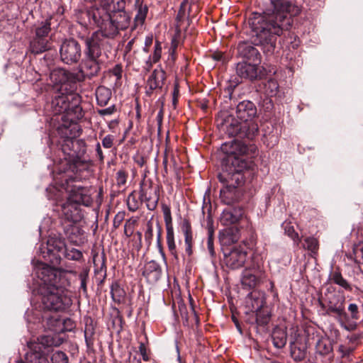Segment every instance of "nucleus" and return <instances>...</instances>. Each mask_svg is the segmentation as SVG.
<instances>
[{
  "label": "nucleus",
  "instance_id": "37998d69",
  "mask_svg": "<svg viewBox=\"0 0 363 363\" xmlns=\"http://www.w3.org/2000/svg\"><path fill=\"white\" fill-rule=\"evenodd\" d=\"M128 177V173L123 169H119L116 174V182L118 187L125 186Z\"/></svg>",
  "mask_w": 363,
  "mask_h": 363
},
{
  "label": "nucleus",
  "instance_id": "7ed1b4c3",
  "mask_svg": "<svg viewBox=\"0 0 363 363\" xmlns=\"http://www.w3.org/2000/svg\"><path fill=\"white\" fill-rule=\"evenodd\" d=\"M36 274L42 281L40 293L42 303L49 311H64L71 305V299L67 295V291L61 284V273L41 264L36 268Z\"/></svg>",
  "mask_w": 363,
  "mask_h": 363
},
{
  "label": "nucleus",
  "instance_id": "e433bc0d",
  "mask_svg": "<svg viewBox=\"0 0 363 363\" xmlns=\"http://www.w3.org/2000/svg\"><path fill=\"white\" fill-rule=\"evenodd\" d=\"M161 54H162L161 45L158 42H157L155 45V50H154L152 57V58L150 57V59L146 62V65H145V68L147 70H149L151 68L152 63H156L160 60V59L161 57Z\"/></svg>",
  "mask_w": 363,
  "mask_h": 363
},
{
  "label": "nucleus",
  "instance_id": "c03bdc74",
  "mask_svg": "<svg viewBox=\"0 0 363 363\" xmlns=\"http://www.w3.org/2000/svg\"><path fill=\"white\" fill-rule=\"evenodd\" d=\"M51 361L52 363H68V357L65 352L56 351L52 354Z\"/></svg>",
  "mask_w": 363,
  "mask_h": 363
},
{
  "label": "nucleus",
  "instance_id": "680f3d73",
  "mask_svg": "<svg viewBox=\"0 0 363 363\" xmlns=\"http://www.w3.org/2000/svg\"><path fill=\"white\" fill-rule=\"evenodd\" d=\"M134 41L135 40L134 39H132L130 40L126 45L125 48V51L126 53L129 52L132 48H133V45L134 44Z\"/></svg>",
  "mask_w": 363,
  "mask_h": 363
},
{
  "label": "nucleus",
  "instance_id": "09e8293b",
  "mask_svg": "<svg viewBox=\"0 0 363 363\" xmlns=\"http://www.w3.org/2000/svg\"><path fill=\"white\" fill-rule=\"evenodd\" d=\"M125 213L124 211H119L114 217L113 226L117 228L120 226L125 218Z\"/></svg>",
  "mask_w": 363,
  "mask_h": 363
},
{
  "label": "nucleus",
  "instance_id": "0eeeda50",
  "mask_svg": "<svg viewBox=\"0 0 363 363\" xmlns=\"http://www.w3.org/2000/svg\"><path fill=\"white\" fill-rule=\"evenodd\" d=\"M92 17L94 23L100 28L99 31L94 32V33H98L101 34V43L102 42L103 36L113 38L118 34L120 29L113 23L108 13L97 9L93 12Z\"/></svg>",
  "mask_w": 363,
  "mask_h": 363
},
{
  "label": "nucleus",
  "instance_id": "ddd939ff",
  "mask_svg": "<svg viewBox=\"0 0 363 363\" xmlns=\"http://www.w3.org/2000/svg\"><path fill=\"white\" fill-rule=\"evenodd\" d=\"M67 201L76 203L79 206L80 204L88 206L91 203V199L88 193V190L77 186H74L71 189Z\"/></svg>",
  "mask_w": 363,
  "mask_h": 363
},
{
  "label": "nucleus",
  "instance_id": "603ef678",
  "mask_svg": "<svg viewBox=\"0 0 363 363\" xmlns=\"http://www.w3.org/2000/svg\"><path fill=\"white\" fill-rule=\"evenodd\" d=\"M348 311L350 312L352 319L357 320L359 318V310L357 304L350 303L348 306Z\"/></svg>",
  "mask_w": 363,
  "mask_h": 363
},
{
  "label": "nucleus",
  "instance_id": "58836bf2",
  "mask_svg": "<svg viewBox=\"0 0 363 363\" xmlns=\"http://www.w3.org/2000/svg\"><path fill=\"white\" fill-rule=\"evenodd\" d=\"M241 129L245 132V136L252 140L258 132V125L253 122L246 123L242 125Z\"/></svg>",
  "mask_w": 363,
  "mask_h": 363
},
{
  "label": "nucleus",
  "instance_id": "a18cd8bd",
  "mask_svg": "<svg viewBox=\"0 0 363 363\" xmlns=\"http://www.w3.org/2000/svg\"><path fill=\"white\" fill-rule=\"evenodd\" d=\"M353 252L356 262L363 264V242L355 245Z\"/></svg>",
  "mask_w": 363,
  "mask_h": 363
},
{
  "label": "nucleus",
  "instance_id": "c756f323",
  "mask_svg": "<svg viewBox=\"0 0 363 363\" xmlns=\"http://www.w3.org/2000/svg\"><path fill=\"white\" fill-rule=\"evenodd\" d=\"M259 282V278L250 270H245L242 273V284L249 289L255 288Z\"/></svg>",
  "mask_w": 363,
  "mask_h": 363
},
{
  "label": "nucleus",
  "instance_id": "2f4dec72",
  "mask_svg": "<svg viewBox=\"0 0 363 363\" xmlns=\"http://www.w3.org/2000/svg\"><path fill=\"white\" fill-rule=\"evenodd\" d=\"M330 280L335 284L340 286L347 291H352L351 285L343 278L339 271H334L330 274Z\"/></svg>",
  "mask_w": 363,
  "mask_h": 363
},
{
  "label": "nucleus",
  "instance_id": "f704fd0d",
  "mask_svg": "<svg viewBox=\"0 0 363 363\" xmlns=\"http://www.w3.org/2000/svg\"><path fill=\"white\" fill-rule=\"evenodd\" d=\"M167 244L171 254L177 257L176 245L174 242V234L172 226L167 228Z\"/></svg>",
  "mask_w": 363,
  "mask_h": 363
},
{
  "label": "nucleus",
  "instance_id": "8fccbe9b",
  "mask_svg": "<svg viewBox=\"0 0 363 363\" xmlns=\"http://www.w3.org/2000/svg\"><path fill=\"white\" fill-rule=\"evenodd\" d=\"M135 223H136V220L129 219V220H126L125 226H124V228H125L124 232H125V234L128 237L131 235V234L133 233L132 225H133Z\"/></svg>",
  "mask_w": 363,
  "mask_h": 363
},
{
  "label": "nucleus",
  "instance_id": "20e7f679",
  "mask_svg": "<svg viewBox=\"0 0 363 363\" xmlns=\"http://www.w3.org/2000/svg\"><path fill=\"white\" fill-rule=\"evenodd\" d=\"M79 103L78 95L65 91H57L52 99L50 108L55 115L62 114L63 121L74 123L83 116Z\"/></svg>",
  "mask_w": 363,
  "mask_h": 363
},
{
  "label": "nucleus",
  "instance_id": "4be33fe9",
  "mask_svg": "<svg viewBox=\"0 0 363 363\" xmlns=\"http://www.w3.org/2000/svg\"><path fill=\"white\" fill-rule=\"evenodd\" d=\"M182 231L184 235V242L186 245V252L188 255H191L193 246V233L191 223L188 220H184L181 225Z\"/></svg>",
  "mask_w": 363,
  "mask_h": 363
},
{
  "label": "nucleus",
  "instance_id": "5701e85b",
  "mask_svg": "<svg viewBox=\"0 0 363 363\" xmlns=\"http://www.w3.org/2000/svg\"><path fill=\"white\" fill-rule=\"evenodd\" d=\"M242 216L241 209L225 210L221 214L220 222L224 225L236 223Z\"/></svg>",
  "mask_w": 363,
  "mask_h": 363
},
{
  "label": "nucleus",
  "instance_id": "79ce46f5",
  "mask_svg": "<svg viewBox=\"0 0 363 363\" xmlns=\"http://www.w3.org/2000/svg\"><path fill=\"white\" fill-rule=\"evenodd\" d=\"M265 93L269 96H274L278 92L279 85L274 79H269L264 86Z\"/></svg>",
  "mask_w": 363,
  "mask_h": 363
},
{
  "label": "nucleus",
  "instance_id": "3c124183",
  "mask_svg": "<svg viewBox=\"0 0 363 363\" xmlns=\"http://www.w3.org/2000/svg\"><path fill=\"white\" fill-rule=\"evenodd\" d=\"M153 237V229L151 223H147V228L145 233V240L150 245L151 244L152 240Z\"/></svg>",
  "mask_w": 363,
  "mask_h": 363
},
{
  "label": "nucleus",
  "instance_id": "2eb2a0df",
  "mask_svg": "<svg viewBox=\"0 0 363 363\" xmlns=\"http://www.w3.org/2000/svg\"><path fill=\"white\" fill-rule=\"evenodd\" d=\"M259 62L247 63L246 62H239L237 65L236 72L241 78L253 80L258 76V68L257 65Z\"/></svg>",
  "mask_w": 363,
  "mask_h": 363
},
{
  "label": "nucleus",
  "instance_id": "39448f33",
  "mask_svg": "<svg viewBox=\"0 0 363 363\" xmlns=\"http://www.w3.org/2000/svg\"><path fill=\"white\" fill-rule=\"evenodd\" d=\"M86 50L82 72L84 76L91 78L98 74L100 70L99 57L101 56V34L93 33L85 40Z\"/></svg>",
  "mask_w": 363,
  "mask_h": 363
},
{
  "label": "nucleus",
  "instance_id": "f8f14e48",
  "mask_svg": "<svg viewBox=\"0 0 363 363\" xmlns=\"http://www.w3.org/2000/svg\"><path fill=\"white\" fill-rule=\"evenodd\" d=\"M50 80L53 84L60 85L57 91H67L72 89V84L74 82V76L64 69H55L50 72Z\"/></svg>",
  "mask_w": 363,
  "mask_h": 363
},
{
  "label": "nucleus",
  "instance_id": "a19ab883",
  "mask_svg": "<svg viewBox=\"0 0 363 363\" xmlns=\"http://www.w3.org/2000/svg\"><path fill=\"white\" fill-rule=\"evenodd\" d=\"M62 256L70 260H79L82 257V253L80 250L75 248L66 247Z\"/></svg>",
  "mask_w": 363,
  "mask_h": 363
},
{
  "label": "nucleus",
  "instance_id": "c9c22d12",
  "mask_svg": "<svg viewBox=\"0 0 363 363\" xmlns=\"http://www.w3.org/2000/svg\"><path fill=\"white\" fill-rule=\"evenodd\" d=\"M111 294L113 300L120 303L124 297L125 291L118 283L115 282L111 285Z\"/></svg>",
  "mask_w": 363,
  "mask_h": 363
},
{
  "label": "nucleus",
  "instance_id": "5fc2aeb1",
  "mask_svg": "<svg viewBox=\"0 0 363 363\" xmlns=\"http://www.w3.org/2000/svg\"><path fill=\"white\" fill-rule=\"evenodd\" d=\"M113 144V137L108 135L102 140V145L105 148H111Z\"/></svg>",
  "mask_w": 363,
  "mask_h": 363
},
{
  "label": "nucleus",
  "instance_id": "cd10ccee",
  "mask_svg": "<svg viewBox=\"0 0 363 363\" xmlns=\"http://www.w3.org/2000/svg\"><path fill=\"white\" fill-rule=\"evenodd\" d=\"M48 250L59 253V256L63 255L67 247L65 241L61 238H50L48 241Z\"/></svg>",
  "mask_w": 363,
  "mask_h": 363
},
{
  "label": "nucleus",
  "instance_id": "6ab92c4d",
  "mask_svg": "<svg viewBox=\"0 0 363 363\" xmlns=\"http://www.w3.org/2000/svg\"><path fill=\"white\" fill-rule=\"evenodd\" d=\"M161 273L162 269L159 264L152 260L145 264L143 274L148 281L155 282L160 279Z\"/></svg>",
  "mask_w": 363,
  "mask_h": 363
},
{
  "label": "nucleus",
  "instance_id": "dca6fc26",
  "mask_svg": "<svg viewBox=\"0 0 363 363\" xmlns=\"http://www.w3.org/2000/svg\"><path fill=\"white\" fill-rule=\"evenodd\" d=\"M38 344H28L30 351L26 354V361H19L17 363H49L47 357L43 354L41 347L37 349Z\"/></svg>",
  "mask_w": 363,
  "mask_h": 363
},
{
  "label": "nucleus",
  "instance_id": "412c9836",
  "mask_svg": "<svg viewBox=\"0 0 363 363\" xmlns=\"http://www.w3.org/2000/svg\"><path fill=\"white\" fill-rule=\"evenodd\" d=\"M239 231L237 228H226L220 233L219 239L222 245H230L238 241Z\"/></svg>",
  "mask_w": 363,
  "mask_h": 363
},
{
  "label": "nucleus",
  "instance_id": "b1692460",
  "mask_svg": "<svg viewBox=\"0 0 363 363\" xmlns=\"http://www.w3.org/2000/svg\"><path fill=\"white\" fill-rule=\"evenodd\" d=\"M110 18L116 26L120 30H125L129 26L130 17L125 11H116L115 13H108Z\"/></svg>",
  "mask_w": 363,
  "mask_h": 363
},
{
  "label": "nucleus",
  "instance_id": "6e6d98bb",
  "mask_svg": "<svg viewBox=\"0 0 363 363\" xmlns=\"http://www.w3.org/2000/svg\"><path fill=\"white\" fill-rule=\"evenodd\" d=\"M147 11V9L146 7H145L143 9L140 8V9L138 10V13L135 16V19L137 21H140L141 23H143L146 17Z\"/></svg>",
  "mask_w": 363,
  "mask_h": 363
},
{
  "label": "nucleus",
  "instance_id": "13d9d810",
  "mask_svg": "<svg viewBox=\"0 0 363 363\" xmlns=\"http://www.w3.org/2000/svg\"><path fill=\"white\" fill-rule=\"evenodd\" d=\"M80 281H81V288L84 291H86V279L88 277V274L86 273H81L79 276Z\"/></svg>",
  "mask_w": 363,
  "mask_h": 363
},
{
  "label": "nucleus",
  "instance_id": "6e6552de",
  "mask_svg": "<svg viewBox=\"0 0 363 363\" xmlns=\"http://www.w3.org/2000/svg\"><path fill=\"white\" fill-rule=\"evenodd\" d=\"M345 297L340 295H333L328 300L326 305V313L336 315L341 326L347 330L353 329V327L347 325L345 323L348 319V315L345 309Z\"/></svg>",
  "mask_w": 363,
  "mask_h": 363
},
{
  "label": "nucleus",
  "instance_id": "4c0bfd02",
  "mask_svg": "<svg viewBox=\"0 0 363 363\" xmlns=\"http://www.w3.org/2000/svg\"><path fill=\"white\" fill-rule=\"evenodd\" d=\"M126 203L128 210L132 212L136 211L141 204V202L137 198V196L134 191L131 192L128 196Z\"/></svg>",
  "mask_w": 363,
  "mask_h": 363
},
{
  "label": "nucleus",
  "instance_id": "473e14b6",
  "mask_svg": "<svg viewBox=\"0 0 363 363\" xmlns=\"http://www.w3.org/2000/svg\"><path fill=\"white\" fill-rule=\"evenodd\" d=\"M188 7V0H184L181 4L180 9L177 16V29L180 30L182 28L184 21L189 15V11H186Z\"/></svg>",
  "mask_w": 363,
  "mask_h": 363
},
{
  "label": "nucleus",
  "instance_id": "864d4df0",
  "mask_svg": "<svg viewBox=\"0 0 363 363\" xmlns=\"http://www.w3.org/2000/svg\"><path fill=\"white\" fill-rule=\"evenodd\" d=\"M285 231L291 239L294 241L298 240V235L295 232L294 228L291 225H286L285 227Z\"/></svg>",
  "mask_w": 363,
  "mask_h": 363
},
{
  "label": "nucleus",
  "instance_id": "aec40b11",
  "mask_svg": "<svg viewBox=\"0 0 363 363\" xmlns=\"http://www.w3.org/2000/svg\"><path fill=\"white\" fill-rule=\"evenodd\" d=\"M239 54L244 58L252 60V62H259V53L258 50L250 44L242 43L238 45Z\"/></svg>",
  "mask_w": 363,
  "mask_h": 363
},
{
  "label": "nucleus",
  "instance_id": "bb28decb",
  "mask_svg": "<svg viewBox=\"0 0 363 363\" xmlns=\"http://www.w3.org/2000/svg\"><path fill=\"white\" fill-rule=\"evenodd\" d=\"M248 298L251 301L252 309L257 312V320L259 321L260 311L265 304L264 295L260 294H251Z\"/></svg>",
  "mask_w": 363,
  "mask_h": 363
},
{
  "label": "nucleus",
  "instance_id": "72a5a7b5",
  "mask_svg": "<svg viewBox=\"0 0 363 363\" xmlns=\"http://www.w3.org/2000/svg\"><path fill=\"white\" fill-rule=\"evenodd\" d=\"M208 240H207V247L208 252L211 257H214L216 255L213 246V223L210 216L208 217Z\"/></svg>",
  "mask_w": 363,
  "mask_h": 363
},
{
  "label": "nucleus",
  "instance_id": "f03ea898",
  "mask_svg": "<svg viewBox=\"0 0 363 363\" xmlns=\"http://www.w3.org/2000/svg\"><path fill=\"white\" fill-rule=\"evenodd\" d=\"M220 150L226 157L223 159V171L218 174V179L223 184L220 193L223 201L229 204L234 199L235 189L243 182L242 173L252 166L251 158L257 150L255 146L248 147L237 140L225 143Z\"/></svg>",
  "mask_w": 363,
  "mask_h": 363
},
{
  "label": "nucleus",
  "instance_id": "052dcab7",
  "mask_svg": "<svg viewBox=\"0 0 363 363\" xmlns=\"http://www.w3.org/2000/svg\"><path fill=\"white\" fill-rule=\"evenodd\" d=\"M113 73L115 76L117 77L118 79L121 78V67L119 65H116L113 69Z\"/></svg>",
  "mask_w": 363,
  "mask_h": 363
},
{
  "label": "nucleus",
  "instance_id": "9b49d317",
  "mask_svg": "<svg viewBox=\"0 0 363 363\" xmlns=\"http://www.w3.org/2000/svg\"><path fill=\"white\" fill-rule=\"evenodd\" d=\"M61 60L66 64H72L79 61L81 57V48L74 40L64 41L60 48Z\"/></svg>",
  "mask_w": 363,
  "mask_h": 363
},
{
  "label": "nucleus",
  "instance_id": "393cba45",
  "mask_svg": "<svg viewBox=\"0 0 363 363\" xmlns=\"http://www.w3.org/2000/svg\"><path fill=\"white\" fill-rule=\"evenodd\" d=\"M101 11L106 13H115L116 11H125L124 0H104L101 3Z\"/></svg>",
  "mask_w": 363,
  "mask_h": 363
},
{
  "label": "nucleus",
  "instance_id": "69168bd1",
  "mask_svg": "<svg viewBox=\"0 0 363 363\" xmlns=\"http://www.w3.org/2000/svg\"><path fill=\"white\" fill-rule=\"evenodd\" d=\"M96 152H97V154H98L100 160H102L104 158V156H103V152H102V150H101L99 143H97V145H96Z\"/></svg>",
  "mask_w": 363,
  "mask_h": 363
},
{
  "label": "nucleus",
  "instance_id": "a878e982",
  "mask_svg": "<svg viewBox=\"0 0 363 363\" xmlns=\"http://www.w3.org/2000/svg\"><path fill=\"white\" fill-rule=\"evenodd\" d=\"M272 337L273 344L277 348H282L286 344L287 335L284 328H274Z\"/></svg>",
  "mask_w": 363,
  "mask_h": 363
},
{
  "label": "nucleus",
  "instance_id": "7c9ffc66",
  "mask_svg": "<svg viewBox=\"0 0 363 363\" xmlns=\"http://www.w3.org/2000/svg\"><path fill=\"white\" fill-rule=\"evenodd\" d=\"M28 344H38L37 349L41 347V352H43V349L45 347L57 346L60 345L57 340L50 335H42L38 338V342H30Z\"/></svg>",
  "mask_w": 363,
  "mask_h": 363
},
{
  "label": "nucleus",
  "instance_id": "a211bd4d",
  "mask_svg": "<svg viewBox=\"0 0 363 363\" xmlns=\"http://www.w3.org/2000/svg\"><path fill=\"white\" fill-rule=\"evenodd\" d=\"M140 197L145 199L147 208L150 211H154L157 208L159 196L156 193V189H152L151 186H149L147 189L142 187Z\"/></svg>",
  "mask_w": 363,
  "mask_h": 363
},
{
  "label": "nucleus",
  "instance_id": "e2e57ef3",
  "mask_svg": "<svg viewBox=\"0 0 363 363\" xmlns=\"http://www.w3.org/2000/svg\"><path fill=\"white\" fill-rule=\"evenodd\" d=\"M160 239H161V230H160V228H159V231H158V233H157V243H158V246H159L160 250L162 252V255L163 257H164V254L162 252V245H161V242H160Z\"/></svg>",
  "mask_w": 363,
  "mask_h": 363
},
{
  "label": "nucleus",
  "instance_id": "423d86ee",
  "mask_svg": "<svg viewBox=\"0 0 363 363\" xmlns=\"http://www.w3.org/2000/svg\"><path fill=\"white\" fill-rule=\"evenodd\" d=\"M61 218L65 230L69 239L74 240L72 235L80 233L81 230L75 224L80 222L83 218L81 209L76 203H70V201L65 202L62 206Z\"/></svg>",
  "mask_w": 363,
  "mask_h": 363
},
{
  "label": "nucleus",
  "instance_id": "de8ad7c7",
  "mask_svg": "<svg viewBox=\"0 0 363 363\" xmlns=\"http://www.w3.org/2000/svg\"><path fill=\"white\" fill-rule=\"evenodd\" d=\"M163 214H164V221L167 225V228L168 226H172V216H171V211L170 208L167 206H163L162 207Z\"/></svg>",
  "mask_w": 363,
  "mask_h": 363
},
{
  "label": "nucleus",
  "instance_id": "bf43d9fd",
  "mask_svg": "<svg viewBox=\"0 0 363 363\" xmlns=\"http://www.w3.org/2000/svg\"><path fill=\"white\" fill-rule=\"evenodd\" d=\"M139 351L140 354L143 356V358L145 361L148 360V355L147 354L146 347L144 343L141 342L139 346Z\"/></svg>",
  "mask_w": 363,
  "mask_h": 363
},
{
  "label": "nucleus",
  "instance_id": "c85d7f7f",
  "mask_svg": "<svg viewBox=\"0 0 363 363\" xmlns=\"http://www.w3.org/2000/svg\"><path fill=\"white\" fill-rule=\"evenodd\" d=\"M96 97L98 104L104 106L107 105L111 97V91L105 86H99L96 91Z\"/></svg>",
  "mask_w": 363,
  "mask_h": 363
},
{
  "label": "nucleus",
  "instance_id": "4d7b16f0",
  "mask_svg": "<svg viewBox=\"0 0 363 363\" xmlns=\"http://www.w3.org/2000/svg\"><path fill=\"white\" fill-rule=\"evenodd\" d=\"M115 110H116L115 106H111L106 108L99 110L98 113L100 116L111 115L114 113Z\"/></svg>",
  "mask_w": 363,
  "mask_h": 363
},
{
  "label": "nucleus",
  "instance_id": "49530a36",
  "mask_svg": "<svg viewBox=\"0 0 363 363\" xmlns=\"http://www.w3.org/2000/svg\"><path fill=\"white\" fill-rule=\"evenodd\" d=\"M48 322L50 330H57V328L62 323V320L58 316H52L48 320Z\"/></svg>",
  "mask_w": 363,
  "mask_h": 363
},
{
  "label": "nucleus",
  "instance_id": "4468645a",
  "mask_svg": "<svg viewBox=\"0 0 363 363\" xmlns=\"http://www.w3.org/2000/svg\"><path fill=\"white\" fill-rule=\"evenodd\" d=\"M257 114V108L250 101L240 102L236 108L237 117L245 122L250 121Z\"/></svg>",
  "mask_w": 363,
  "mask_h": 363
},
{
  "label": "nucleus",
  "instance_id": "ea45409f",
  "mask_svg": "<svg viewBox=\"0 0 363 363\" xmlns=\"http://www.w3.org/2000/svg\"><path fill=\"white\" fill-rule=\"evenodd\" d=\"M303 247L312 253L315 254L319 247L318 241L313 237H308L304 240Z\"/></svg>",
  "mask_w": 363,
  "mask_h": 363
},
{
  "label": "nucleus",
  "instance_id": "9d476101",
  "mask_svg": "<svg viewBox=\"0 0 363 363\" xmlns=\"http://www.w3.org/2000/svg\"><path fill=\"white\" fill-rule=\"evenodd\" d=\"M223 256L226 267L236 269L244 266L247 259V252L241 246H235L230 249H223Z\"/></svg>",
  "mask_w": 363,
  "mask_h": 363
},
{
  "label": "nucleus",
  "instance_id": "f257e3e1",
  "mask_svg": "<svg viewBox=\"0 0 363 363\" xmlns=\"http://www.w3.org/2000/svg\"><path fill=\"white\" fill-rule=\"evenodd\" d=\"M272 11L255 13L250 19L254 43L266 46L269 52L274 50L277 36L291 28V16L299 13V9L287 0H272Z\"/></svg>",
  "mask_w": 363,
  "mask_h": 363
},
{
  "label": "nucleus",
  "instance_id": "1a4fd4ad",
  "mask_svg": "<svg viewBox=\"0 0 363 363\" xmlns=\"http://www.w3.org/2000/svg\"><path fill=\"white\" fill-rule=\"evenodd\" d=\"M50 20L41 22L35 30V38L30 43L31 52L41 53L50 49L49 42L46 37L50 32Z\"/></svg>",
  "mask_w": 363,
  "mask_h": 363
},
{
  "label": "nucleus",
  "instance_id": "f3484780",
  "mask_svg": "<svg viewBox=\"0 0 363 363\" xmlns=\"http://www.w3.org/2000/svg\"><path fill=\"white\" fill-rule=\"evenodd\" d=\"M166 78L165 72L162 69H155L147 81V86L150 90L161 89Z\"/></svg>",
  "mask_w": 363,
  "mask_h": 363
},
{
  "label": "nucleus",
  "instance_id": "338daca9",
  "mask_svg": "<svg viewBox=\"0 0 363 363\" xmlns=\"http://www.w3.org/2000/svg\"><path fill=\"white\" fill-rule=\"evenodd\" d=\"M232 319H233V321L234 322L237 329L238 330V331L240 333H242L241 327H240V325L239 324V322H238V319L234 315H233Z\"/></svg>",
  "mask_w": 363,
  "mask_h": 363
},
{
  "label": "nucleus",
  "instance_id": "0e129e2a",
  "mask_svg": "<svg viewBox=\"0 0 363 363\" xmlns=\"http://www.w3.org/2000/svg\"><path fill=\"white\" fill-rule=\"evenodd\" d=\"M179 94V85L177 83H175L174 86L172 96L178 97Z\"/></svg>",
  "mask_w": 363,
  "mask_h": 363
},
{
  "label": "nucleus",
  "instance_id": "774afa93",
  "mask_svg": "<svg viewBox=\"0 0 363 363\" xmlns=\"http://www.w3.org/2000/svg\"><path fill=\"white\" fill-rule=\"evenodd\" d=\"M135 162L140 167H143L145 163V160L144 157H140L135 160Z\"/></svg>",
  "mask_w": 363,
  "mask_h": 363
}]
</instances>
